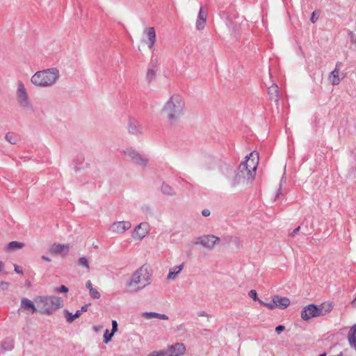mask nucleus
<instances>
[{"mask_svg":"<svg viewBox=\"0 0 356 356\" xmlns=\"http://www.w3.org/2000/svg\"><path fill=\"white\" fill-rule=\"evenodd\" d=\"M86 286L89 289V291H90V289H93L92 282L90 280L87 281Z\"/></svg>","mask_w":356,"mask_h":356,"instance_id":"obj_45","label":"nucleus"},{"mask_svg":"<svg viewBox=\"0 0 356 356\" xmlns=\"http://www.w3.org/2000/svg\"><path fill=\"white\" fill-rule=\"evenodd\" d=\"M88 305H85L81 307V309H79L77 311L79 312L80 314L81 315L83 312H85L88 310Z\"/></svg>","mask_w":356,"mask_h":356,"instance_id":"obj_41","label":"nucleus"},{"mask_svg":"<svg viewBox=\"0 0 356 356\" xmlns=\"http://www.w3.org/2000/svg\"><path fill=\"white\" fill-rule=\"evenodd\" d=\"M348 35L350 37V42L354 46V49L356 50V34L353 31H350Z\"/></svg>","mask_w":356,"mask_h":356,"instance_id":"obj_34","label":"nucleus"},{"mask_svg":"<svg viewBox=\"0 0 356 356\" xmlns=\"http://www.w3.org/2000/svg\"><path fill=\"white\" fill-rule=\"evenodd\" d=\"M143 33L147 36L148 41L147 44L150 50L154 49V44L156 42V31L154 27L145 28L143 31Z\"/></svg>","mask_w":356,"mask_h":356,"instance_id":"obj_16","label":"nucleus"},{"mask_svg":"<svg viewBox=\"0 0 356 356\" xmlns=\"http://www.w3.org/2000/svg\"><path fill=\"white\" fill-rule=\"evenodd\" d=\"M201 315L202 316H204L205 315V312H202Z\"/></svg>","mask_w":356,"mask_h":356,"instance_id":"obj_51","label":"nucleus"},{"mask_svg":"<svg viewBox=\"0 0 356 356\" xmlns=\"http://www.w3.org/2000/svg\"><path fill=\"white\" fill-rule=\"evenodd\" d=\"M4 267H5L4 263L1 260H0V273L3 272Z\"/></svg>","mask_w":356,"mask_h":356,"instance_id":"obj_46","label":"nucleus"},{"mask_svg":"<svg viewBox=\"0 0 356 356\" xmlns=\"http://www.w3.org/2000/svg\"><path fill=\"white\" fill-rule=\"evenodd\" d=\"M60 72L56 67H50L35 72L31 77V83L38 88H47L54 86L60 78Z\"/></svg>","mask_w":356,"mask_h":356,"instance_id":"obj_3","label":"nucleus"},{"mask_svg":"<svg viewBox=\"0 0 356 356\" xmlns=\"http://www.w3.org/2000/svg\"><path fill=\"white\" fill-rule=\"evenodd\" d=\"M207 19V12L204 10L201 6L198 13V16L195 22V28L198 31L204 29Z\"/></svg>","mask_w":356,"mask_h":356,"instance_id":"obj_15","label":"nucleus"},{"mask_svg":"<svg viewBox=\"0 0 356 356\" xmlns=\"http://www.w3.org/2000/svg\"><path fill=\"white\" fill-rule=\"evenodd\" d=\"M150 231V225L147 222H140L135 227L131 232V236L135 241H141Z\"/></svg>","mask_w":356,"mask_h":356,"instance_id":"obj_9","label":"nucleus"},{"mask_svg":"<svg viewBox=\"0 0 356 356\" xmlns=\"http://www.w3.org/2000/svg\"><path fill=\"white\" fill-rule=\"evenodd\" d=\"M131 227L129 221H118L113 223V233L122 234Z\"/></svg>","mask_w":356,"mask_h":356,"instance_id":"obj_14","label":"nucleus"},{"mask_svg":"<svg viewBox=\"0 0 356 356\" xmlns=\"http://www.w3.org/2000/svg\"><path fill=\"white\" fill-rule=\"evenodd\" d=\"M140 316L147 320H151L153 318H159L161 320H168V316H166L165 314H159V313L152 312H143V313H141Z\"/></svg>","mask_w":356,"mask_h":356,"instance_id":"obj_21","label":"nucleus"},{"mask_svg":"<svg viewBox=\"0 0 356 356\" xmlns=\"http://www.w3.org/2000/svg\"><path fill=\"white\" fill-rule=\"evenodd\" d=\"M268 92L270 98L275 102L278 101L279 88L277 85L273 83L271 86L268 87Z\"/></svg>","mask_w":356,"mask_h":356,"instance_id":"obj_22","label":"nucleus"},{"mask_svg":"<svg viewBox=\"0 0 356 356\" xmlns=\"http://www.w3.org/2000/svg\"><path fill=\"white\" fill-rule=\"evenodd\" d=\"M311 22L312 23H315L316 21V18L315 17V12H313L312 13V17H311V19H310Z\"/></svg>","mask_w":356,"mask_h":356,"instance_id":"obj_47","label":"nucleus"},{"mask_svg":"<svg viewBox=\"0 0 356 356\" xmlns=\"http://www.w3.org/2000/svg\"><path fill=\"white\" fill-rule=\"evenodd\" d=\"M353 305L356 306V298L353 301Z\"/></svg>","mask_w":356,"mask_h":356,"instance_id":"obj_50","label":"nucleus"},{"mask_svg":"<svg viewBox=\"0 0 356 356\" xmlns=\"http://www.w3.org/2000/svg\"><path fill=\"white\" fill-rule=\"evenodd\" d=\"M147 356H170L165 350H154L147 354Z\"/></svg>","mask_w":356,"mask_h":356,"instance_id":"obj_29","label":"nucleus"},{"mask_svg":"<svg viewBox=\"0 0 356 356\" xmlns=\"http://www.w3.org/2000/svg\"><path fill=\"white\" fill-rule=\"evenodd\" d=\"M248 295L254 300H257V293L255 290H250L248 293Z\"/></svg>","mask_w":356,"mask_h":356,"instance_id":"obj_37","label":"nucleus"},{"mask_svg":"<svg viewBox=\"0 0 356 356\" xmlns=\"http://www.w3.org/2000/svg\"><path fill=\"white\" fill-rule=\"evenodd\" d=\"M68 291V288L65 285H61L60 287L55 289V291L58 293H67Z\"/></svg>","mask_w":356,"mask_h":356,"instance_id":"obj_36","label":"nucleus"},{"mask_svg":"<svg viewBox=\"0 0 356 356\" xmlns=\"http://www.w3.org/2000/svg\"><path fill=\"white\" fill-rule=\"evenodd\" d=\"M141 211L146 216H152L153 214L152 208L150 206L147 205V204L143 205L141 207Z\"/></svg>","mask_w":356,"mask_h":356,"instance_id":"obj_30","label":"nucleus"},{"mask_svg":"<svg viewBox=\"0 0 356 356\" xmlns=\"http://www.w3.org/2000/svg\"><path fill=\"white\" fill-rule=\"evenodd\" d=\"M166 351L170 356H181L184 355L186 352V347L181 343H176L170 346L166 349Z\"/></svg>","mask_w":356,"mask_h":356,"instance_id":"obj_12","label":"nucleus"},{"mask_svg":"<svg viewBox=\"0 0 356 356\" xmlns=\"http://www.w3.org/2000/svg\"><path fill=\"white\" fill-rule=\"evenodd\" d=\"M118 330V323L116 321L113 320V336L114 335L115 332Z\"/></svg>","mask_w":356,"mask_h":356,"instance_id":"obj_40","label":"nucleus"},{"mask_svg":"<svg viewBox=\"0 0 356 356\" xmlns=\"http://www.w3.org/2000/svg\"><path fill=\"white\" fill-rule=\"evenodd\" d=\"M42 259L45 260V261H51V259L48 257H46L44 255L42 256Z\"/></svg>","mask_w":356,"mask_h":356,"instance_id":"obj_48","label":"nucleus"},{"mask_svg":"<svg viewBox=\"0 0 356 356\" xmlns=\"http://www.w3.org/2000/svg\"><path fill=\"white\" fill-rule=\"evenodd\" d=\"M300 227H298L293 229V231L291 233V236H294L300 230Z\"/></svg>","mask_w":356,"mask_h":356,"instance_id":"obj_43","label":"nucleus"},{"mask_svg":"<svg viewBox=\"0 0 356 356\" xmlns=\"http://www.w3.org/2000/svg\"><path fill=\"white\" fill-rule=\"evenodd\" d=\"M15 271L18 274H22L23 271L17 265H15Z\"/></svg>","mask_w":356,"mask_h":356,"instance_id":"obj_42","label":"nucleus"},{"mask_svg":"<svg viewBox=\"0 0 356 356\" xmlns=\"http://www.w3.org/2000/svg\"><path fill=\"white\" fill-rule=\"evenodd\" d=\"M210 214H211V212L208 209H205L202 211V215L204 217H208L210 216Z\"/></svg>","mask_w":356,"mask_h":356,"instance_id":"obj_39","label":"nucleus"},{"mask_svg":"<svg viewBox=\"0 0 356 356\" xmlns=\"http://www.w3.org/2000/svg\"><path fill=\"white\" fill-rule=\"evenodd\" d=\"M156 71L157 70L156 66L152 65L149 67L146 74V79L149 83L154 80L156 77Z\"/></svg>","mask_w":356,"mask_h":356,"instance_id":"obj_25","label":"nucleus"},{"mask_svg":"<svg viewBox=\"0 0 356 356\" xmlns=\"http://www.w3.org/2000/svg\"><path fill=\"white\" fill-rule=\"evenodd\" d=\"M1 285H6V286H8V283L1 282Z\"/></svg>","mask_w":356,"mask_h":356,"instance_id":"obj_49","label":"nucleus"},{"mask_svg":"<svg viewBox=\"0 0 356 356\" xmlns=\"http://www.w3.org/2000/svg\"><path fill=\"white\" fill-rule=\"evenodd\" d=\"M184 268V264L182 263L178 266H172L169 268L168 274L166 277L167 280L168 281H174L178 277V275L181 273Z\"/></svg>","mask_w":356,"mask_h":356,"instance_id":"obj_18","label":"nucleus"},{"mask_svg":"<svg viewBox=\"0 0 356 356\" xmlns=\"http://www.w3.org/2000/svg\"><path fill=\"white\" fill-rule=\"evenodd\" d=\"M89 293L90 296L94 299H99L101 296L99 292L95 288L90 289Z\"/></svg>","mask_w":356,"mask_h":356,"instance_id":"obj_32","label":"nucleus"},{"mask_svg":"<svg viewBox=\"0 0 356 356\" xmlns=\"http://www.w3.org/2000/svg\"><path fill=\"white\" fill-rule=\"evenodd\" d=\"M332 309V306L330 303H323L318 306L314 305H309L302 311L301 317L307 321L313 317L324 316Z\"/></svg>","mask_w":356,"mask_h":356,"instance_id":"obj_6","label":"nucleus"},{"mask_svg":"<svg viewBox=\"0 0 356 356\" xmlns=\"http://www.w3.org/2000/svg\"><path fill=\"white\" fill-rule=\"evenodd\" d=\"M111 339V332H109L108 329H106L104 332V342L107 343Z\"/></svg>","mask_w":356,"mask_h":356,"instance_id":"obj_35","label":"nucleus"},{"mask_svg":"<svg viewBox=\"0 0 356 356\" xmlns=\"http://www.w3.org/2000/svg\"><path fill=\"white\" fill-rule=\"evenodd\" d=\"M128 131L133 135H140L143 133V127L136 120L131 118L129 121Z\"/></svg>","mask_w":356,"mask_h":356,"instance_id":"obj_19","label":"nucleus"},{"mask_svg":"<svg viewBox=\"0 0 356 356\" xmlns=\"http://www.w3.org/2000/svg\"><path fill=\"white\" fill-rule=\"evenodd\" d=\"M185 102L179 94H174L168 99L161 108L162 114L171 125L176 124L183 115Z\"/></svg>","mask_w":356,"mask_h":356,"instance_id":"obj_2","label":"nucleus"},{"mask_svg":"<svg viewBox=\"0 0 356 356\" xmlns=\"http://www.w3.org/2000/svg\"><path fill=\"white\" fill-rule=\"evenodd\" d=\"M23 247L24 243L17 241H12L7 245L6 249L8 250H14L16 249H21Z\"/></svg>","mask_w":356,"mask_h":356,"instance_id":"obj_27","label":"nucleus"},{"mask_svg":"<svg viewBox=\"0 0 356 356\" xmlns=\"http://www.w3.org/2000/svg\"><path fill=\"white\" fill-rule=\"evenodd\" d=\"M219 241L220 238L214 235H203L196 238L195 244H199L207 249L211 250Z\"/></svg>","mask_w":356,"mask_h":356,"instance_id":"obj_10","label":"nucleus"},{"mask_svg":"<svg viewBox=\"0 0 356 356\" xmlns=\"http://www.w3.org/2000/svg\"><path fill=\"white\" fill-rule=\"evenodd\" d=\"M259 302L260 304L266 306V307H268L270 309H273L276 307V305H275V304L274 302V298H273V302H264L262 300H259Z\"/></svg>","mask_w":356,"mask_h":356,"instance_id":"obj_33","label":"nucleus"},{"mask_svg":"<svg viewBox=\"0 0 356 356\" xmlns=\"http://www.w3.org/2000/svg\"><path fill=\"white\" fill-rule=\"evenodd\" d=\"M5 139L12 145H16L20 140L19 135L13 132H8V134H6Z\"/></svg>","mask_w":356,"mask_h":356,"instance_id":"obj_24","label":"nucleus"},{"mask_svg":"<svg viewBox=\"0 0 356 356\" xmlns=\"http://www.w3.org/2000/svg\"><path fill=\"white\" fill-rule=\"evenodd\" d=\"M78 264L79 266H82L86 268L88 270L89 269V263L86 257H81L79 259Z\"/></svg>","mask_w":356,"mask_h":356,"instance_id":"obj_31","label":"nucleus"},{"mask_svg":"<svg viewBox=\"0 0 356 356\" xmlns=\"http://www.w3.org/2000/svg\"><path fill=\"white\" fill-rule=\"evenodd\" d=\"M70 245L68 244L54 243L49 248V251L51 254H59L65 256L68 254Z\"/></svg>","mask_w":356,"mask_h":356,"instance_id":"obj_13","label":"nucleus"},{"mask_svg":"<svg viewBox=\"0 0 356 356\" xmlns=\"http://www.w3.org/2000/svg\"><path fill=\"white\" fill-rule=\"evenodd\" d=\"M102 328L103 327L102 325H96L93 327V330L96 332H99Z\"/></svg>","mask_w":356,"mask_h":356,"instance_id":"obj_44","label":"nucleus"},{"mask_svg":"<svg viewBox=\"0 0 356 356\" xmlns=\"http://www.w3.org/2000/svg\"><path fill=\"white\" fill-rule=\"evenodd\" d=\"M15 95L17 104L20 107L26 110H31L33 108L27 90L22 81H18L17 83Z\"/></svg>","mask_w":356,"mask_h":356,"instance_id":"obj_7","label":"nucleus"},{"mask_svg":"<svg viewBox=\"0 0 356 356\" xmlns=\"http://www.w3.org/2000/svg\"><path fill=\"white\" fill-rule=\"evenodd\" d=\"M81 316L80 312L76 311L74 314H72V313L66 312V316L65 318L66 321L71 323H72L76 318H79Z\"/></svg>","mask_w":356,"mask_h":356,"instance_id":"obj_28","label":"nucleus"},{"mask_svg":"<svg viewBox=\"0 0 356 356\" xmlns=\"http://www.w3.org/2000/svg\"><path fill=\"white\" fill-rule=\"evenodd\" d=\"M161 191L166 195L174 196L176 195L175 191L170 186L165 183L161 185Z\"/></svg>","mask_w":356,"mask_h":356,"instance_id":"obj_26","label":"nucleus"},{"mask_svg":"<svg viewBox=\"0 0 356 356\" xmlns=\"http://www.w3.org/2000/svg\"><path fill=\"white\" fill-rule=\"evenodd\" d=\"M341 63L337 62L335 65L334 69L330 73L328 76V81L333 86H337L345 78L346 74L340 71V65Z\"/></svg>","mask_w":356,"mask_h":356,"instance_id":"obj_11","label":"nucleus"},{"mask_svg":"<svg viewBox=\"0 0 356 356\" xmlns=\"http://www.w3.org/2000/svg\"><path fill=\"white\" fill-rule=\"evenodd\" d=\"M151 282V274L147 266H142L136 270L126 284L128 292L136 293L149 285Z\"/></svg>","mask_w":356,"mask_h":356,"instance_id":"obj_4","label":"nucleus"},{"mask_svg":"<svg viewBox=\"0 0 356 356\" xmlns=\"http://www.w3.org/2000/svg\"><path fill=\"white\" fill-rule=\"evenodd\" d=\"M19 309H22L24 312H29L31 314H34L37 311L34 302L26 298H22Z\"/></svg>","mask_w":356,"mask_h":356,"instance_id":"obj_17","label":"nucleus"},{"mask_svg":"<svg viewBox=\"0 0 356 356\" xmlns=\"http://www.w3.org/2000/svg\"><path fill=\"white\" fill-rule=\"evenodd\" d=\"M258 160V154L254 152L246 156L245 161L239 165L237 173L231 181V185L236 187L240 184H247L252 182L256 174Z\"/></svg>","mask_w":356,"mask_h":356,"instance_id":"obj_1","label":"nucleus"},{"mask_svg":"<svg viewBox=\"0 0 356 356\" xmlns=\"http://www.w3.org/2000/svg\"><path fill=\"white\" fill-rule=\"evenodd\" d=\"M34 300L40 312L47 315H51L63 306V300L57 296H37Z\"/></svg>","mask_w":356,"mask_h":356,"instance_id":"obj_5","label":"nucleus"},{"mask_svg":"<svg viewBox=\"0 0 356 356\" xmlns=\"http://www.w3.org/2000/svg\"><path fill=\"white\" fill-rule=\"evenodd\" d=\"M284 329L285 327L284 325H280L275 327V331L277 334H280Z\"/></svg>","mask_w":356,"mask_h":356,"instance_id":"obj_38","label":"nucleus"},{"mask_svg":"<svg viewBox=\"0 0 356 356\" xmlns=\"http://www.w3.org/2000/svg\"><path fill=\"white\" fill-rule=\"evenodd\" d=\"M273 298L276 307L281 309L286 308L290 304V300L288 298L275 296Z\"/></svg>","mask_w":356,"mask_h":356,"instance_id":"obj_20","label":"nucleus"},{"mask_svg":"<svg viewBox=\"0 0 356 356\" xmlns=\"http://www.w3.org/2000/svg\"><path fill=\"white\" fill-rule=\"evenodd\" d=\"M348 338L350 345L356 349V324L350 328Z\"/></svg>","mask_w":356,"mask_h":356,"instance_id":"obj_23","label":"nucleus"},{"mask_svg":"<svg viewBox=\"0 0 356 356\" xmlns=\"http://www.w3.org/2000/svg\"><path fill=\"white\" fill-rule=\"evenodd\" d=\"M124 154L127 159H130L140 167L145 168L149 163V159L146 155L141 154L132 147L124 150Z\"/></svg>","mask_w":356,"mask_h":356,"instance_id":"obj_8","label":"nucleus"}]
</instances>
